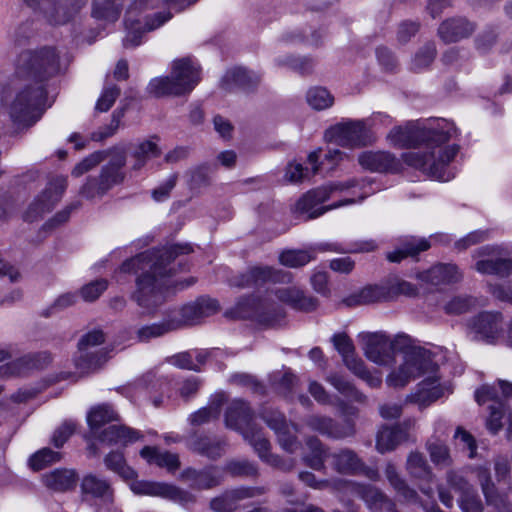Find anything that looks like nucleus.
Listing matches in <instances>:
<instances>
[{
  "label": "nucleus",
  "mask_w": 512,
  "mask_h": 512,
  "mask_svg": "<svg viewBox=\"0 0 512 512\" xmlns=\"http://www.w3.org/2000/svg\"><path fill=\"white\" fill-rule=\"evenodd\" d=\"M358 338L366 358L380 366L392 364L395 351L403 350L401 364L386 377L389 387L403 388L416 377L425 376L416 391L407 396L408 402L424 408L443 396L446 388L440 382L438 365L431 351L411 345L407 335H397L391 339L384 332H363Z\"/></svg>",
  "instance_id": "1"
},
{
  "label": "nucleus",
  "mask_w": 512,
  "mask_h": 512,
  "mask_svg": "<svg viewBox=\"0 0 512 512\" xmlns=\"http://www.w3.org/2000/svg\"><path fill=\"white\" fill-rule=\"evenodd\" d=\"M65 66L64 53L55 46L22 51L14 72L0 81L1 111L19 125L34 124L43 112V82Z\"/></svg>",
  "instance_id": "2"
},
{
  "label": "nucleus",
  "mask_w": 512,
  "mask_h": 512,
  "mask_svg": "<svg viewBox=\"0 0 512 512\" xmlns=\"http://www.w3.org/2000/svg\"><path fill=\"white\" fill-rule=\"evenodd\" d=\"M457 135L458 130L454 123L446 119H436L427 125L416 121L409 122L405 126L395 127L387 137L390 144L397 148H409L424 144L423 151L404 153L403 161L428 176L445 182L453 178V175L447 170V166L458 152L457 145H447V143Z\"/></svg>",
  "instance_id": "3"
},
{
  "label": "nucleus",
  "mask_w": 512,
  "mask_h": 512,
  "mask_svg": "<svg viewBox=\"0 0 512 512\" xmlns=\"http://www.w3.org/2000/svg\"><path fill=\"white\" fill-rule=\"evenodd\" d=\"M193 252L188 244H172L158 249H151L130 258V269L141 270L136 280L137 301L139 305L155 308L163 301V291L170 287L169 280L176 273L185 270L186 265L177 258Z\"/></svg>",
  "instance_id": "4"
},
{
  "label": "nucleus",
  "mask_w": 512,
  "mask_h": 512,
  "mask_svg": "<svg viewBox=\"0 0 512 512\" xmlns=\"http://www.w3.org/2000/svg\"><path fill=\"white\" fill-rule=\"evenodd\" d=\"M91 436L103 445L123 446L127 437V429L120 423L118 411L110 404L92 406L86 415Z\"/></svg>",
  "instance_id": "5"
},
{
  "label": "nucleus",
  "mask_w": 512,
  "mask_h": 512,
  "mask_svg": "<svg viewBox=\"0 0 512 512\" xmlns=\"http://www.w3.org/2000/svg\"><path fill=\"white\" fill-rule=\"evenodd\" d=\"M200 80L198 66L189 58L174 61L170 77H157L148 88L156 97L190 93Z\"/></svg>",
  "instance_id": "6"
},
{
  "label": "nucleus",
  "mask_w": 512,
  "mask_h": 512,
  "mask_svg": "<svg viewBox=\"0 0 512 512\" xmlns=\"http://www.w3.org/2000/svg\"><path fill=\"white\" fill-rule=\"evenodd\" d=\"M356 186H361V189H364L366 187L365 181L363 180L359 182L357 180H349L346 182L332 184L329 187H322L311 190L297 201L295 210L300 214H307V219L317 218L331 209L355 203V199L349 198L345 199L344 201L336 202L330 206L319 207L321 203L325 202L329 198L331 192L335 190L344 191Z\"/></svg>",
  "instance_id": "7"
},
{
  "label": "nucleus",
  "mask_w": 512,
  "mask_h": 512,
  "mask_svg": "<svg viewBox=\"0 0 512 512\" xmlns=\"http://www.w3.org/2000/svg\"><path fill=\"white\" fill-rule=\"evenodd\" d=\"M331 340L335 349L341 355L344 364L354 375L365 381L371 388H377L381 385V375L367 370L364 362L356 356L353 341L347 334L336 333Z\"/></svg>",
  "instance_id": "8"
},
{
  "label": "nucleus",
  "mask_w": 512,
  "mask_h": 512,
  "mask_svg": "<svg viewBox=\"0 0 512 512\" xmlns=\"http://www.w3.org/2000/svg\"><path fill=\"white\" fill-rule=\"evenodd\" d=\"M104 342V334L93 330L83 335L78 342L74 365L80 375L96 370L104 362L103 354L97 349Z\"/></svg>",
  "instance_id": "9"
},
{
  "label": "nucleus",
  "mask_w": 512,
  "mask_h": 512,
  "mask_svg": "<svg viewBox=\"0 0 512 512\" xmlns=\"http://www.w3.org/2000/svg\"><path fill=\"white\" fill-rule=\"evenodd\" d=\"M329 142L348 148H359L371 143L364 120L342 121L326 132Z\"/></svg>",
  "instance_id": "10"
},
{
  "label": "nucleus",
  "mask_w": 512,
  "mask_h": 512,
  "mask_svg": "<svg viewBox=\"0 0 512 512\" xmlns=\"http://www.w3.org/2000/svg\"><path fill=\"white\" fill-rule=\"evenodd\" d=\"M475 400L479 405L488 401L492 404L489 406V416L487 418V428L492 433H497L503 427H506L507 436H512V414L507 410L504 403L496 399V390L494 387L484 385L475 392Z\"/></svg>",
  "instance_id": "11"
},
{
  "label": "nucleus",
  "mask_w": 512,
  "mask_h": 512,
  "mask_svg": "<svg viewBox=\"0 0 512 512\" xmlns=\"http://www.w3.org/2000/svg\"><path fill=\"white\" fill-rule=\"evenodd\" d=\"M134 471L130 469V490L137 495L161 497L181 504L192 501V496L175 485L165 482L133 480Z\"/></svg>",
  "instance_id": "12"
},
{
  "label": "nucleus",
  "mask_w": 512,
  "mask_h": 512,
  "mask_svg": "<svg viewBox=\"0 0 512 512\" xmlns=\"http://www.w3.org/2000/svg\"><path fill=\"white\" fill-rule=\"evenodd\" d=\"M67 187V180L63 176L53 178L45 188L30 204L26 213L25 220L34 221L44 213L49 212L55 204L61 199Z\"/></svg>",
  "instance_id": "13"
},
{
  "label": "nucleus",
  "mask_w": 512,
  "mask_h": 512,
  "mask_svg": "<svg viewBox=\"0 0 512 512\" xmlns=\"http://www.w3.org/2000/svg\"><path fill=\"white\" fill-rule=\"evenodd\" d=\"M474 338L488 344L497 343L503 338V317L499 312H482L469 324Z\"/></svg>",
  "instance_id": "14"
},
{
  "label": "nucleus",
  "mask_w": 512,
  "mask_h": 512,
  "mask_svg": "<svg viewBox=\"0 0 512 512\" xmlns=\"http://www.w3.org/2000/svg\"><path fill=\"white\" fill-rule=\"evenodd\" d=\"M483 257L475 263V270L481 274L506 277L512 274V258L499 257V250L493 246H485L477 251Z\"/></svg>",
  "instance_id": "15"
},
{
  "label": "nucleus",
  "mask_w": 512,
  "mask_h": 512,
  "mask_svg": "<svg viewBox=\"0 0 512 512\" xmlns=\"http://www.w3.org/2000/svg\"><path fill=\"white\" fill-rule=\"evenodd\" d=\"M261 417L276 433L279 444L285 451L293 453L300 447L297 437L290 433L289 425L281 412L269 408L262 412Z\"/></svg>",
  "instance_id": "16"
},
{
  "label": "nucleus",
  "mask_w": 512,
  "mask_h": 512,
  "mask_svg": "<svg viewBox=\"0 0 512 512\" xmlns=\"http://www.w3.org/2000/svg\"><path fill=\"white\" fill-rule=\"evenodd\" d=\"M266 282L289 283L291 274L268 266H255L239 277L236 285L250 287L262 285Z\"/></svg>",
  "instance_id": "17"
},
{
  "label": "nucleus",
  "mask_w": 512,
  "mask_h": 512,
  "mask_svg": "<svg viewBox=\"0 0 512 512\" xmlns=\"http://www.w3.org/2000/svg\"><path fill=\"white\" fill-rule=\"evenodd\" d=\"M305 424L311 430L334 439L354 434L353 426L350 423L339 425L332 418L326 416L311 415L305 420Z\"/></svg>",
  "instance_id": "18"
},
{
  "label": "nucleus",
  "mask_w": 512,
  "mask_h": 512,
  "mask_svg": "<svg viewBox=\"0 0 512 512\" xmlns=\"http://www.w3.org/2000/svg\"><path fill=\"white\" fill-rule=\"evenodd\" d=\"M358 162L363 169L371 172H396L400 169V162L389 152L365 151L358 156Z\"/></svg>",
  "instance_id": "19"
},
{
  "label": "nucleus",
  "mask_w": 512,
  "mask_h": 512,
  "mask_svg": "<svg viewBox=\"0 0 512 512\" xmlns=\"http://www.w3.org/2000/svg\"><path fill=\"white\" fill-rule=\"evenodd\" d=\"M462 277L463 275L457 265L452 263H439L418 274L421 281L433 286L457 283L462 280Z\"/></svg>",
  "instance_id": "20"
},
{
  "label": "nucleus",
  "mask_w": 512,
  "mask_h": 512,
  "mask_svg": "<svg viewBox=\"0 0 512 512\" xmlns=\"http://www.w3.org/2000/svg\"><path fill=\"white\" fill-rule=\"evenodd\" d=\"M406 469L411 477L427 484V486L421 487V491L426 495H431L433 492L431 484L434 483L435 475L424 455L420 452H411L407 458Z\"/></svg>",
  "instance_id": "21"
},
{
  "label": "nucleus",
  "mask_w": 512,
  "mask_h": 512,
  "mask_svg": "<svg viewBox=\"0 0 512 512\" xmlns=\"http://www.w3.org/2000/svg\"><path fill=\"white\" fill-rule=\"evenodd\" d=\"M245 306L251 308V312H248L246 316L266 325L274 324L283 316L282 309L267 300L251 299L241 303L240 307L243 314H245Z\"/></svg>",
  "instance_id": "22"
},
{
  "label": "nucleus",
  "mask_w": 512,
  "mask_h": 512,
  "mask_svg": "<svg viewBox=\"0 0 512 512\" xmlns=\"http://www.w3.org/2000/svg\"><path fill=\"white\" fill-rule=\"evenodd\" d=\"M252 417L253 414L248 404L240 399H236L227 408L225 423L228 428L243 434L244 431H249L253 428L251 425Z\"/></svg>",
  "instance_id": "23"
},
{
  "label": "nucleus",
  "mask_w": 512,
  "mask_h": 512,
  "mask_svg": "<svg viewBox=\"0 0 512 512\" xmlns=\"http://www.w3.org/2000/svg\"><path fill=\"white\" fill-rule=\"evenodd\" d=\"M243 437L254 447L259 457L271 466L280 468L285 471H288L293 467L292 463L286 464L277 455L269 453L270 443L263 436L261 431L252 428L249 431H244Z\"/></svg>",
  "instance_id": "24"
},
{
  "label": "nucleus",
  "mask_w": 512,
  "mask_h": 512,
  "mask_svg": "<svg viewBox=\"0 0 512 512\" xmlns=\"http://www.w3.org/2000/svg\"><path fill=\"white\" fill-rule=\"evenodd\" d=\"M276 298L291 306L295 310L309 312L317 307V300L306 296L305 293L296 286L277 288L274 291Z\"/></svg>",
  "instance_id": "25"
},
{
  "label": "nucleus",
  "mask_w": 512,
  "mask_h": 512,
  "mask_svg": "<svg viewBox=\"0 0 512 512\" xmlns=\"http://www.w3.org/2000/svg\"><path fill=\"white\" fill-rule=\"evenodd\" d=\"M180 308L183 312L182 322H187V325L191 326L197 324L201 319L216 313L219 306L216 300L202 297Z\"/></svg>",
  "instance_id": "26"
},
{
  "label": "nucleus",
  "mask_w": 512,
  "mask_h": 512,
  "mask_svg": "<svg viewBox=\"0 0 512 512\" xmlns=\"http://www.w3.org/2000/svg\"><path fill=\"white\" fill-rule=\"evenodd\" d=\"M263 493V488H239L231 490L212 499L210 507L215 512H232L236 508L237 501L261 495Z\"/></svg>",
  "instance_id": "27"
},
{
  "label": "nucleus",
  "mask_w": 512,
  "mask_h": 512,
  "mask_svg": "<svg viewBox=\"0 0 512 512\" xmlns=\"http://www.w3.org/2000/svg\"><path fill=\"white\" fill-rule=\"evenodd\" d=\"M187 446L202 456L217 459L224 454L226 443L220 439L194 434L190 437Z\"/></svg>",
  "instance_id": "28"
},
{
  "label": "nucleus",
  "mask_w": 512,
  "mask_h": 512,
  "mask_svg": "<svg viewBox=\"0 0 512 512\" xmlns=\"http://www.w3.org/2000/svg\"><path fill=\"white\" fill-rule=\"evenodd\" d=\"M348 488L356 492L367 504L368 508L374 511H381L384 506H391L386 496L377 488L371 485L352 483L344 480L342 489Z\"/></svg>",
  "instance_id": "29"
},
{
  "label": "nucleus",
  "mask_w": 512,
  "mask_h": 512,
  "mask_svg": "<svg viewBox=\"0 0 512 512\" xmlns=\"http://www.w3.org/2000/svg\"><path fill=\"white\" fill-rule=\"evenodd\" d=\"M331 465L338 473L354 475L363 469V462L351 449H340L329 455Z\"/></svg>",
  "instance_id": "30"
},
{
  "label": "nucleus",
  "mask_w": 512,
  "mask_h": 512,
  "mask_svg": "<svg viewBox=\"0 0 512 512\" xmlns=\"http://www.w3.org/2000/svg\"><path fill=\"white\" fill-rule=\"evenodd\" d=\"M181 478L189 482L190 487L199 490L210 489L221 483V476L216 471V468H209L201 471L188 468L181 473Z\"/></svg>",
  "instance_id": "31"
},
{
  "label": "nucleus",
  "mask_w": 512,
  "mask_h": 512,
  "mask_svg": "<svg viewBox=\"0 0 512 512\" xmlns=\"http://www.w3.org/2000/svg\"><path fill=\"white\" fill-rule=\"evenodd\" d=\"M473 31L474 25L462 18L446 20L438 29L439 36L447 43L457 42L468 37Z\"/></svg>",
  "instance_id": "32"
},
{
  "label": "nucleus",
  "mask_w": 512,
  "mask_h": 512,
  "mask_svg": "<svg viewBox=\"0 0 512 512\" xmlns=\"http://www.w3.org/2000/svg\"><path fill=\"white\" fill-rule=\"evenodd\" d=\"M78 477L72 469H55L42 476L44 485L54 491L64 492L75 487Z\"/></svg>",
  "instance_id": "33"
},
{
  "label": "nucleus",
  "mask_w": 512,
  "mask_h": 512,
  "mask_svg": "<svg viewBox=\"0 0 512 512\" xmlns=\"http://www.w3.org/2000/svg\"><path fill=\"white\" fill-rule=\"evenodd\" d=\"M140 455L148 463H154L158 467L165 468L169 472H175L180 468V459L178 454L169 451H160L155 447L145 446Z\"/></svg>",
  "instance_id": "34"
},
{
  "label": "nucleus",
  "mask_w": 512,
  "mask_h": 512,
  "mask_svg": "<svg viewBox=\"0 0 512 512\" xmlns=\"http://www.w3.org/2000/svg\"><path fill=\"white\" fill-rule=\"evenodd\" d=\"M429 247L430 243L424 238L405 237L402 240L401 247L387 253V259L390 262H400L406 257L416 256L420 252L426 251Z\"/></svg>",
  "instance_id": "35"
},
{
  "label": "nucleus",
  "mask_w": 512,
  "mask_h": 512,
  "mask_svg": "<svg viewBox=\"0 0 512 512\" xmlns=\"http://www.w3.org/2000/svg\"><path fill=\"white\" fill-rule=\"evenodd\" d=\"M125 165V157L111 161L106 165L100 174V192H108L114 186L120 184L125 178L122 168Z\"/></svg>",
  "instance_id": "36"
},
{
  "label": "nucleus",
  "mask_w": 512,
  "mask_h": 512,
  "mask_svg": "<svg viewBox=\"0 0 512 512\" xmlns=\"http://www.w3.org/2000/svg\"><path fill=\"white\" fill-rule=\"evenodd\" d=\"M171 18L170 14L162 17L157 15L155 19H137L130 21V46H138L141 44V38L144 32L154 30L164 24Z\"/></svg>",
  "instance_id": "37"
},
{
  "label": "nucleus",
  "mask_w": 512,
  "mask_h": 512,
  "mask_svg": "<svg viewBox=\"0 0 512 512\" xmlns=\"http://www.w3.org/2000/svg\"><path fill=\"white\" fill-rule=\"evenodd\" d=\"M389 299V292L383 286H367L359 291L357 294L348 297L345 303L348 306L353 305H366L375 302H380Z\"/></svg>",
  "instance_id": "38"
},
{
  "label": "nucleus",
  "mask_w": 512,
  "mask_h": 512,
  "mask_svg": "<svg viewBox=\"0 0 512 512\" xmlns=\"http://www.w3.org/2000/svg\"><path fill=\"white\" fill-rule=\"evenodd\" d=\"M378 244L373 239L359 240L351 243L349 247H343L339 243H323L316 247L320 252L330 251L336 253H368L375 251Z\"/></svg>",
  "instance_id": "39"
},
{
  "label": "nucleus",
  "mask_w": 512,
  "mask_h": 512,
  "mask_svg": "<svg viewBox=\"0 0 512 512\" xmlns=\"http://www.w3.org/2000/svg\"><path fill=\"white\" fill-rule=\"evenodd\" d=\"M404 438L406 433L399 426L383 427L377 434L376 448L380 453L391 451Z\"/></svg>",
  "instance_id": "40"
},
{
  "label": "nucleus",
  "mask_w": 512,
  "mask_h": 512,
  "mask_svg": "<svg viewBox=\"0 0 512 512\" xmlns=\"http://www.w3.org/2000/svg\"><path fill=\"white\" fill-rule=\"evenodd\" d=\"M385 475L390 485L395 489L398 496L406 502H416L418 495L417 492L410 488L406 481L400 477L396 467L389 463L385 468Z\"/></svg>",
  "instance_id": "41"
},
{
  "label": "nucleus",
  "mask_w": 512,
  "mask_h": 512,
  "mask_svg": "<svg viewBox=\"0 0 512 512\" xmlns=\"http://www.w3.org/2000/svg\"><path fill=\"white\" fill-rule=\"evenodd\" d=\"M128 442V436L126 437L125 444L120 445H106L110 447L109 453L106 455L104 462L108 469L120 475L124 480L127 479L126 473V456L125 450Z\"/></svg>",
  "instance_id": "42"
},
{
  "label": "nucleus",
  "mask_w": 512,
  "mask_h": 512,
  "mask_svg": "<svg viewBox=\"0 0 512 512\" xmlns=\"http://www.w3.org/2000/svg\"><path fill=\"white\" fill-rule=\"evenodd\" d=\"M224 81L227 84H235L244 89H251L260 82V76L246 68L237 67L226 72Z\"/></svg>",
  "instance_id": "43"
},
{
  "label": "nucleus",
  "mask_w": 512,
  "mask_h": 512,
  "mask_svg": "<svg viewBox=\"0 0 512 512\" xmlns=\"http://www.w3.org/2000/svg\"><path fill=\"white\" fill-rule=\"evenodd\" d=\"M476 473L482 488V492L485 496L486 503L493 507L499 505L501 500H503V497L497 493L495 486L491 481L489 468L480 466L476 469Z\"/></svg>",
  "instance_id": "44"
},
{
  "label": "nucleus",
  "mask_w": 512,
  "mask_h": 512,
  "mask_svg": "<svg viewBox=\"0 0 512 512\" xmlns=\"http://www.w3.org/2000/svg\"><path fill=\"white\" fill-rule=\"evenodd\" d=\"M431 461L441 468L452 465L449 448L440 440L428 441L426 444Z\"/></svg>",
  "instance_id": "45"
},
{
  "label": "nucleus",
  "mask_w": 512,
  "mask_h": 512,
  "mask_svg": "<svg viewBox=\"0 0 512 512\" xmlns=\"http://www.w3.org/2000/svg\"><path fill=\"white\" fill-rule=\"evenodd\" d=\"M159 154L160 150L154 142L150 140L143 141L136 147L133 153L134 163L130 168L139 170L145 165L147 160L157 157Z\"/></svg>",
  "instance_id": "46"
},
{
  "label": "nucleus",
  "mask_w": 512,
  "mask_h": 512,
  "mask_svg": "<svg viewBox=\"0 0 512 512\" xmlns=\"http://www.w3.org/2000/svg\"><path fill=\"white\" fill-rule=\"evenodd\" d=\"M306 445L311 451V455L304 458L305 462L314 470L324 469L326 452L321 441L316 437H309L306 441Z\"/></svg>",
  "instance_id": "47"
},
{
  "label": "nucleus",
  "mask_w": 512,
  "mask_h": 512,
  "mask_svg": "<svg viewBox=\"0 0 512 512\" xmlns=\"http://www.w3.org/2000/svg\"><path fill=\"white\" fill-rule=\"evenodd\" d=\"M315 255L309 250H286L279 255V261L282 265L297 268L306 265Z\"/></svg>",
  "instance_id": "48"
},
{
  "label": "nucleus",
  "mask_w": 512,
  "mask_h": 512,
  "mask_svg": "<svg viewBox=\"0 0 512 512\" xmlns=\"http://www.w3.org/2000/svg\"><path fill=\"white\" fill-rule=\"evenodd\" d=\"M307 103L315 110H324L331 107L334 97L323 87H313L306 95Z\"/></svg>",
  "instance_id": "49"
},
{
  "label": "nucleus",
  "mask_w": 512,
  "mask_h": 512,
  "mask_svg": "<svg viewBox=\"0 0 512 512\" xmlns=\"http://www.w3.org/2000/svg\"><path fill=\"white\" fill-rule=\"evenodd\" d=\"M83 493L90 494L93 497H105L109 495V484L102 478L95 475H86L81 483Z\"/></svg>",
  "instance_id": "50"
},
{
  "label": "nucleus",
  "mask_w": 512,
  "mask_h": 512,
  "mask_svg": "<svg viewBox=\"0 0 512 512\" xmlns=\"http://www.w3.org/2000/svg\"><path fill=\"white\" fill-rule=\"evenodd\" d=\"M107 261L113 266H118L114 274L116 281L121 282L125 280L128 263V250L126 247H119L111 251L107 257Z\"/></svg>",
  "instance_id": "51"
},
{
  "label": "nucleus",
  "mask_w": 512,
  "mask_h": 512,
  "mask_svg": "<svg viewBox=\"0 0 512 512\" xmlns=\"http://www.w3.org/2000/svg\"><path fill=\"white\" fill-rule=\"evenodd\" d=\"M108 288V281L106 279H95L85 285L79 290V296L85 302L96 301Z\"/></svg>",
  "instance_id": "52"
},
{
  "label": "nucleus",
  "mask_w": 512,
  "mask_h": 512,
  "mask_svg": "<svg viewBox=\"0 0 512 512\" xmlns=\"http://www.w3.org/2000/svg\"><path fill=\"white\" fill-rule=\"evenodd\" d=\"M60 459L61 454L59 452L52 451L49 448H44L31 456L29 459V465L33 470L38 471L50 464L58 462Z\"/></svg>",
  "instance_id": "53"
},
{
  "label": "nucleus",
  "mask_w": 512,
  "mask_h": 512,
  "mask_svg": "<svg viewBox=\"0 0 512 512\" xmlns=\"http://www.w3.org/2000/svg\"><path fill=\"white\" fill-rule=\"evenodd\" d=\"M119 0H94L92 15L97 19L114 20L118 15Z\"/></svg>",
  "instance_id": "54"
},
{
  "label": "nucleus",
  "mask_w": 512,
  "mask_h": 512,
  "mask_svg": "<svg viewBox=\"0 0 512 512\" xmlns=\"http://www.w3.org/2000/svg\"><path fill=\"white\" fill-rule=\"evenodd\" d=\"M476 305V300L470 296H458L452 298L445 304L444 310L447 314L459 315L468 312Z\"/></svg>",
  "instance_id": "55"
},
{
  "label": "nucleus",
  "mask_w": 512,
  "mask_h": 512,
  "mask_svg": "<svg viewBox=\"0 0 512 512\" xmlns=\"http://www.w3.org/2000/svg\"><path fill=\"white\" fill-rule=\"evenodd\" d=\"M299 479L305 483L306 485L314 488V489H326L332 488L334 490H341L342 484H344V480H320L317 481L314 474L311 472H301L299 473Z\"/></svg>",
  "instance_id": "56"
},
{
  "label": "nucleus",
  "mask_w": 512,
  "mask_h": 512,
  "mask_svg": "<svg viewBox=\"0 0 512 512\" xmlns=\"http://www.w3.org/2000/svg\"><path fill=\"white\" fill-rule=\"evenodd\" d=\"M225 470L233 476L250 477L257 475V468L247 460H232L227 462Z\"/></svg>",
  "instance_id": "57"
},
{
  "label": "nucleus",
  "mask_w": 512,
  "mask_h": 512,
  "mask_svg": "<svg viewBox=\"0 0 512 512\" xmlns=\"http://www.w3.org/2000/svg\"><path fill=\"white\" fill-rule=\"evenodd\" d=\"M167 333L169 332L167 331L163 321H161L159 323L139 328L136 331L135 338L138 342H148L153 338L161 337Z\"/></svg>",
  "instance_id": "58"
},
{
  "label": "nucleus",
  "mask_w": 512,
  "mask_h": 512,
  "mask_svg": "<svg viewBox=\"0 0 512 512\" xmlns=\"http://www.w3.org/2000/svg\"><path fill=\"white\" fill-rule=\"evenodd\" d=\"M327 381L336 390H338L341 394H343L345 396L354 397L355 399H360L361 397H363V395L355 389V387L352 385L351 382H349L347 379H345L344 377H342L340 375H337V374L330 375L327 378Z\"/></svg>",
  "instance_id": "59"
},
{
  "label": "nucleus",
  "mask_w": 512,
  "mask_h": 512,
  "mask_svg": "<svg viewBox=\"0 0 512 512\" xmlns=\"http://www.w3.org/2000/svg\"><path fill=\"white\" fill-rule=\"evenodd\" d=\"M436 55V48L433 43L424 45L415 55L413 60V68L421 70L429 66L434 60Z\"/></svg>",
  "instance_id": "60"
},
{
  "label": "nucleus",
  "mask_w": 512,
  "mask_h": 512,
  "mask_svg": "<svg viewBox=\"0 0 512 512\" xmlns=\"http://www.w3.org/2000/svg\"><path fill=\"white\" fill-rule=\"evenodd\" d=\"M104 159L105 154L103 152H94L74 167L72 175L74 177H80L100 164Z\"/></svg>",
  "instance_id": "61"
},
{
  "label": "nucleus",
  "mask_w": 512,
  "mask_h": 512,
  "mask_svg": "<svg viewBox=\"0 0 512 512\" xmlns=\"http://www.w3.org/2000/svg\"><path fill=\"white\" fill-rule=\"evenodd\" d=\"M446 479L449 486L456 492H459L460 496H464L465 494L474 491L473 487L469 484V482L456 471H448Z\"/></svg>",
  "instance_id": "62"
},
{
  "label": "nucleus",
  "mask_w": 512,
  "mask_h": 512,
  "mask_svg": "<svg viewBox=\"0 0 512 512\" xmlns=\"http://www.w3.org/2000/svg\"><path fill=\"white\" fill-rule=\"evenodd\" d=\"M211 167L208 164H201L190 170V183L193 187H202L209 184Z\"/></svg>",
  "instance_id": "63"
},
{
  "label": "nucleus",
  "mask_w": 512,
  "mask_h": 512,
  "mask_svg": "<svg viewBox=\"0 0 512 512\" xmlns=\"http://www.w3.org/2000/svg\"><path fill=\"white\" fill-rule=\"evenodd\" d=\"M458 502L462 512H483L482 502L475 490L464 496H460Z\"/></svg>",
  "instance_id": "64"
}]
</instances>
